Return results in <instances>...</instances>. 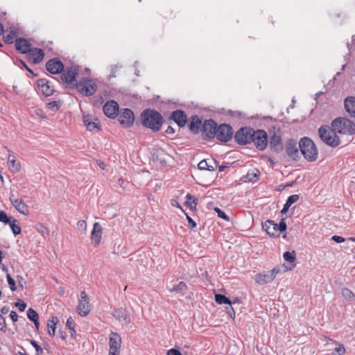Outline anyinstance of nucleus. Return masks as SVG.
I'll return each instance as SVG.
<instances>
[{"label":"nucleus","instance_id":"nucleus-30","mask_svg":"<svg viewBox=\"0 0 355 355\" xmlns=\"http://www.w3.org/2000/svg\"><path fill=\"white\" fill-rule=\"evenodd\" d=\"M186 284L183 282H171L167 284V288L170 292H182L185 288Z\"/></svg>","mask_w":355,"mask_h":355},{"label":"nucleus","instance_id":"nucleus-3","mask_svg":"<svg viewBox=\"0 0 355 355\" xmlns=\"http://www.w3.org/2000/svg\"><path fill=\"white\" fill-rule=\"evenodd\" d=\"M299 148L304 158L313 162L317 159L318 150L313 141L307 137L301 139L299 143Z\"/></svg>","mask_w":355,"mask_h":355},{"label":"nucleus","instance_id":"nucleus-54","mask_svg":"<svg viewBox=\"0 0 355 355\" xmlns=\"http://www.w3.org/2000/svg\"><path fill=\"white\" fill-rule=\"evenodd\" d=\"M6 322L3 317L0 313V330H3L6 328Z\"/></svg>","mask_w":355,"mask_h":355},{"label":"nucleus","instance_id":"nucleus-51","mask_svg":"<svg viewBox=\"0 0 355 355\" xmlns=\"http://www.w3.org/2000/svg\"><path fill=\"white\" fill-rule=\"evenodd\" d=\"M227 313H229V315H230V317L232 318H234V317H235V312H234L232 306H231V304L229 305L228 307H227Z\"/></svg>","mask_w":355,"mask_h":355},{"label":"nucleus","instance_id":"nucleus-56","mask_svg":"<svg viewBox=\"0 0 355 355\" xmlns=\"http://www.w3.org/2000/svg\"><path fill=\"white\" fill-rule=\"evenodd\" d=\"M171 205H172V206H173V207H178V208H180L182 211H183V209H182V207H181V205H180V203L178 202V200H175V199H172V200H171Z\"/></svg>","mask_w":355,"mask_h":355},{"label":"nucleus","instance_id":"nucleus-15","mask_svg":"<svg viewBox=\"0 0 355 355\" xmlns=\"http://www.w3.org/2000/svg\"><path fill=\"white\" fill-rule=\"evenodd\" d=\"M83 121L86 128L89 131H92L95 129L99 130L100 122L98 119L89 114H84Z\"/></svg>","mask_w":355,"mask_h":355},{"label":"nucleus","instance_id":"nucleus-41","mask_svg":"<svg viewBox=\"0 0 355 355\" xmlns=\"http://www.w3.org/2000/svg\"><path fill=\"white\" fill-rule=\"evenodd\" d=\"M299 200V196L297 194H294L290 196L286 200V207H291L293 204Z\"/></svg>","mask_w":355,"mask_h":355},{"label":"nucleus","instance_id":"nucleus-23","mask_svg":"<svg viewBox=\"0 0 355 355\" xmlns=\"http://www.w3.org/2000/svg\"><path fill=\"white\" fill-rule=\"evenodd\" d=\"M344 106L350 116L355 118V97L349 96L345 99Z\"/></svg>","mask_w":355,"mask_h":355},{"label":"nucleus","instance_id":"nucleus-36","mask_svg":"<svg viewBox=\"0 0 355 355\" xmlns=\"http://www.w3.org/2000/svg\"><path fill=\"white\" fill-rule=\"evenodd\" d=\"M8 165L12 172L17 173L20 170V164L16 161L15 157H13V160Z\"/></svg>","mask_w":355,"mask_h":355},{"label":"nucleus","instance_id":"nucleus-57","mask_svg":"<svg viewBox=\"0 0 355 355\" xmlns=\"http://www.w3.org/2000/svg\"><path fill=\"white\" fill-rule=\"evenodd\" d=\"M10 318L12 319V320L13 322H16L17 320L18 316H17V313L15 311H12L10 312Z\"/></svg>","mask_w":355,"mask_h":355},{"label":"nucleus","instance_id":"nucleus-22","mask_svg":"<svg viewBox=\"0 0 355 355\" xmlns=\"http://www.w3.org/2000/svg\"><path fill=\"white\" fill-rule=\"evenodd\" d=\"M112 315L116 320L124 324H128L130 322L127 311L122 308L115 309Z\"/></svg>","mask_w":355,"mask_h":355},{"label":"nucleus","instance_id":"nucleus-12","mask_svg":"<svg viewBox=\"0 0 355 355\" xmlns=\"http://www.w3.org/2000/svg\"><path fill=\"white\" fill-rule=\"evenodd\" d=\"M62 71L61 78L63 82L72 84L76 81L78 70L75 67H67L66 69H63Z\"/></svg>","mask_w":355,"mask_h":355},{"label":"nucleus","instance_id":"nucleus-31","mask_svg":"<svg viewBox=\"0 0 355 355\" xmlns=\"http://www.w3.org/2000/svg\"><path fill=\"white\" fill-rule=\"evenodd\" d=\"M58 322V318L57 317H52L51 319L49 320L47 322V328L49 334L54 336L56 328V324Z\"/></svg>","mask_w":355,"mask_h":355},{"label":"nucleus","instance_id":"nucleus-2","mask_svg":"<svg viewBox=\"0 0 355 355\" xmlns=\"http://www.w3.org/2000/svg\"><path fill=\"white\" fill-rule=\"evenodd\" d=\"M334 132L343 135H353L355 133V124L345 117H338L331 123Z\"/></svg>","mask_w":355,"mask_h":355},{"label":"nucleus","instance_id":"nucleus-19","mask_svg":"<svg viewBox=\"0 0 355 355\" xmlns=\"http://www.w3.org/2000/svg\"><path fill=\"white\" fill-rule=\"evenodd\" d=\"M46 69L51 73H59L64 69L63 64L57 60H51L46 64Z\"/></svg>","mask_w":355,"mask_h":355},{"label":"nucleus","instance_id":"nucleus-9","mask_svg":"<svg viewBox=\"0 0 355 355\" xmlns=\"http://www.w3.org/2000/svg\"><path fill=\"white\" fill-rule=\"evenodd\" d=\"M121 343V339L120 336L116 333L112 332L109 338V355H119Z\"/></svg>","mask_w":355,"mask_h":355},{"label":"nucleus","instance_id":"nucleus-58","mask_svg":"<svg viewBox=\"0 0 355 355\" xmlns=\"http://www.w3.org/2000/svg\"><path fill=\"white\" fill-rule=\"evenodd\" d=\"M9 307L7 306H4L1 309V314L6 315L9 312Z\"/></svg>","mask_w":355,"mask_h":355},{"label":"nucleus","instance_id":"nucleus-4","mask_svg":"<svg viewBox=\"0 0 355 355\" xmlns=\"http://www.w3.org/2000/svg\"><path fill=\"white\" fill-rule=\"evenodd\" d=\"M318 134L321 140L329 146L336 147L340 144L339 137L333 128L330 129L329 126L320 127L318 130Z\"/></svg>","mask_w":355,"mask_h":355},{"label":"nucleus","instance_id":"nucleus-34","mask_svg":"<svg viewBox=\"0 0 355 355\" xmlns=\"http://www.w3.org/2000/svg\"><path fill=\"white\" fill-rule=\"evenodd\" d=\"M215 300H216V302L219 304H227L228 305L231 304V301L227 297H226L225 296L220 295V294H216L215 295Z\"/></svg>","mask_w":355,"mask_h":355},{"label":"nucleus","instance_id":"nucleus-40","mask_svg":"<svg viewBox=\"0 0 355 355\" xmlns=\"http://www.w3.org/2000/svg\"><path fill=\"white\" fill-rule=\"evenodd\" d=\"M77 229L83 234L87 232V223L84 220H80L77 223Z\"/></svg>","mask_w":355,"mask_h":355},{"label":"nucleus","instance_id":"nucleus-45","mask_svg":"<svg viewBox=\"0 0 355 355\" xmlns=\"http://www.w3.org/2000/svg\"><path fill=\"white\" fill-rule=\"evenodd\" d=\"M214 210L218 214V217H220L227 221H229L228 216L223 211H221L218 207L214 208Z\"/></svg>","mask_w":355,"mask_h":355},{"label":"nucleus","instance_id":"nucleus-62","mask_svg":"<svg viewBox=\"0 0 355 355\" xmlns=\"http://www.w3.org/2000/svg\"><path fill=\"white\" fill-rule=\"evenodd\" d=\"M97 163L100 168L103 170L105 169V164L103 162L98 161Z\"/></svg>","mask_w":355,"mask_h":355},{"label":"nucleus","instance_id":"nucleus-14","mask_svg":"<svg viewBox=\"0 0 355 355\" xmlns=\"http://www.w3.org/2000/svg\"><path fill=\"white\" fill-rule=\"evenodd\" d=\"M10 200L13 207L21 214L28 215V209L26 204L21 199L15 198L12 194L10 196Z\"/></svg>","mask_w":355,"mask_h":355},{"label":"nucleus","instance_id":"nucleus-64","mask_svg":"<svg viewBox=\"0 0 355 355\" xmlns=\"http://www.w3.org/2000/svg\"><path fill=\"white\" fill-rule=\"evenodd\" d=\"M196 125V123H195L193 121H192L190 124V128L191 130H193L195 128V126Z\"/></svg>","mask_w":355,"mask_h":355},{"label":"nucleus","instance_id":"nucleus-48","mask_svg":"<svg viewBox=\"0 0 355 355\" xmlns=\"http://www.w3.org/2000/svg\"><path fill=\"white\" fill-rule=\"evenodd\" d=\"M278 232H284L286 230V224L284 220H282L279 224H277Z\"/></svg>","mask_w":355,"mask_h":355},{"label":"nucleus","instance_id":"nucleus-1","mask_svg":"<svg viewBox=\"0 0 355 355\" xmlns=\"http://www.w3.org/2000/svg\"><path fill=\"white\" fill-rule=\"evenodd\" d=\"M142 124L154 131L159 130L162 125L161 114L153 110H146L141 114Z\"/></svg>","mask_w":355,"mask_h":355},{"label":"nucleus","instance_id":"nucleus-33","mask_svg":"<svg viewBox=\"0 0 355 355\" xmlns=\"http://www.w3.org/2000/svg\"><path fill=\"white\" fill-rule=\"evenodd\" d=\"M186 203L191 209L196 208L197 205V199L190 194H187L186 196Z\"/></svg>","mask_w":355,"mask_h":355},{"label":"nucleus","instance_id":"nucleus-17","mask_svg":"<svg viewBox=\"0 0 355 355\" xmlns=\"http://www.w3.org/2000/svg\"><path fill=\"white\" fill-rule=\"evenodd\" d=\"M119 111L118 103L114 101L107 102L103 106V112L110 118H114Z\"/></svg>","mask_w":355,"mask_h":355},{"label":"nucleus","instance_id":"nucleus-38","mask_svg":"<svg viewBox=\"0 0 355 355\" xmlns=\"http://www.w3.org/2000/svg\"><path fill=\"white\" fill-rule=\"evenodd\" d=\"M283 257L286 261L293 263L295 261V251H293V253L285 252L283 254Z\"/></svg>","mask_w":355,"mask_h":355},{"label":"nucleus","instance_id":"nucleus-32","mask_svg":"<svg viewBox=\"0 0 355 355\" xmlns=\"http://www.w3.org/2000/svg\"><path fill=\"white\" fill-rule=\"evenodd\" d=\"M9 224L12 230V232L15 235H18L21 233V227L17 223V220L14 219L13 220H10V223Z\"/></svg>","mask_w":355,"mask_h":355},{"label":"nucleus","instance_id":"nucleus-59","mask_svg":"<svg viewBox=\"0 0 355 355\" xmlns=\"http://www.w3.org/2000/svg\"><path fill=\"white\" fill-rule=\"evenodd\" d=\"M269 272L272 273L274 279L276 275L279 272V270L277 268H273L272 270H270Z\"/></svg>","mask_w":355,"mask_h":355},{"label":"nucleus","instance_id":"nucleus-47","mask_svg":"<svg viewBox=\"0 0 355 355\" xmlns=\"http://www.w3.org/2000/svg\"><path fill=\"white\" fill-rule=\"evenodd\" d=\"M15 306L19 308L20 311H24L26 307V304L22 300H19L15 303Z\"/></svg>","mask_w":355,"mask_h":355},{"label":"nucleus","instance_id":"nucleus-21","mask_svg":"<svg viewBox=\"0 0 355 355\" xmlns=\"http://www.w3.org/2000/svg\"><path fill=\"white\" fill-rule=\"evenodd\" d=\"M298 147L297 143L293 141H290L286 144V153L288 155L293 159H297L300 153L298 151Z\"/></svg>","mask_w":355,"mask_h":355},{"label":"nucleus","instance_id":"nucleus-46","mask_svg":"<svg viewBox=\"0 0 355 355\" xmlns=\"http://www.w3.org/2000/svg\"><path fill=\"white\" fill-rule=\"evenodd\" d=\"M31 343L35 347L37 352V355H40L43 353L42 348L40 345H38L35 341L31 340Z\"/></svg>","mask_w":355,"mask_h":355},{"label":"nucleus","instance_id":"nucleus-18","mask_svg":"<svg viewBox=\"0 0 355 355\" xmlns=\"http://www.w3.org/2000/svg\"><path fill=\"white\" fill-rule=\"evenodd\" d=\"M39 92H41L46 96H49L53 94L54 89L51 87L49 81L46 79H40L37 81Z\"/></svg>","mask_w":355,"mask_h":355},{"label":"nucleus","instance_id":"nucleus-42","mask_svg":"<svg viewBox=\"0 0 355 355\" xmlns=\"http://www.w3.org/2000/svg\"><path fill=\"white\" fill-rule=\"evenodd\" d=\"M259 175V172L258 171H252V172H249L247 175V181L252 182Z\"/></svg>","mask_w":355,"mask_h":355},{"label":"nucleus","instance_id":"nucleus-39","mask_svg":"<svg viewBox=\"0 0 355 355\" xmlns=\"http://www.w3.org/2000/svg\"><path fill=\"white\" fill-rule=\"evenodd\" d=\"M342 295L345 299L349 300H352L355 297L354 293L347 288L342 290Z\"/></svg>","mask_w":355,"mask_h":355},{"label":"nucleus","instance_id":"nucleus-20","mask_svg":"<svg viewBox=\"0 0 355 355\" xmlns=\"http://www.w3.org/2000/svg\"><path fill=\"white\" fill-rule=\"evenodd\" d=\"M263 228L270 236L273 237L279 236L277 224L273 220H268L266 221L263 224Z\"/></svg>","mask_w":355,"mask_h":355},{"label":"nucleus","instance_id":"nucleus-10","mask_svg":"<svg viewBox=\"0 0 355 355\" xmlns=\"http://www.w3.org/2000/svg\"><path fill=\"white\" fill-rule=\"evenodd\" d=\"M253 130L243 128L240 129L235 135L236 141L240 144H245L252 141Z\"/></svg>","mask_w":355,"mask_h":355},{"label":"nucleus","instance_id":"nucleus-49","mask_svg":"<svg viewBox=\"0 0 355 355\" xmlns=\"http://www.w3.org/2000/svg\"><path fill=\"white\" fill-rule=\"evenodd\" d=\"M67 326L69 327V329L72 330L73 332H75L74 330V321L71 318H69L67 321Z\"/></svg>","mask_w":355,"mask_h":355},{"label":"nucleus","instance_id":"nucleus-6","mask_svg":"<svg viewBox=\"0 0 355 355\" xmlns=\"http://www.w3.org/2000/svg\"><path fill=\"white\" fill-rule=\"evenodd\" d=\"M252 141L257 148L264 150L268 146V137L266 132L262 130L254 131Z\"/></svg>","mask_w":355,"mask_h":355},{"label":"nucleus","instance_id":"nucleus-37","mask_svg":"<svg viewBox=\"0 0 355 355\" xmlns=\"http://www.w3.org/2000/svg\"><path fill=\"white\" fill-rule=\"evenodd\" d=\"M336 347H335L334 352L332 353V355H344L345 354V349L343 345L336 343Z\"/></svg>","mask_w":355,"mask_h":355},{"label":"nucleus","instance_id":"nucleus-27","mask_svg":"<svg viewBox=\"0 0 355 355\" xmlns=\"http://www.w3.org/2000/svg\"><path fill=\"white\" fill-rule=\"evenodd\" d=\"M15 46L16 49L22 53H26L31 50L30 44L24 38L17 40Z\"/></svg>","mask_w":355,"mask_h":355},{"label":"nucleus","instance_id":"nucleus-7","mask_svg":"<svg viewBox=\"0 0 355 355\" xmlns=\"http://www.w3.org/2000/svg\"><path fill=\"white\" fill-rule=\"evenodd\" d=\"M90 311V304L87 293L85 291L80 293V298L77 306V312L80 316H86Z\"/></svg>","mask_w":355,"mask_h":355},{"label":"nucleus","instance_id":"nucleus-60","mask_svg":"<svg viewBox=\"0 0 355 355\" xmlns=\"http://www.w3.org/2000/svg\"><path fill=\"white\" fill-rule=\"evenodd\" d=\"M57 106V103L55 101L51 102L48 104L49 108H53Z\"/></svg>","mask_w":355,"mask_h":355},{"label":"nucleus","instance_id":"nucleus-11","mask_svg":"<svg viewBox=\"0 0 355 355\" xmlns=\"http://www.w3.org/2000/svg\"><path fill=\"white\" fill-rule=\"evenodd\" d=\"M134 114L130 109L123 110L119 115V123L125 127H130L134 122Z\"/></svg>","mask_w":355,"mask_h":355},{"label":"nucleus","instance_id":"nucleus-63","mask_svg":"<svg viewBox=\"0 0 355 355\" xmlns=\"http://www.w3.org/2000/svg\"><path fill=\"white\" fill-rule=\"evenodd\" d=\"M289 207H286V204H285V205H284V207H283V209H282V211H281V213H282V214H285V213H286V211H288V208H289Z\"/></svg>","mask_w":355,"mask_h":355},{"label":"nucleus","instance_id":"nucleus-44","mask_svg":"<svg viewBox=\"0 0 355 355\" xmlns=\"http://www.w3.org/2000/svg\"><path fill=\"white\" fill-rule=\"evenodd\" d=\"M10 218H9L3 211L0 210V221L8 224L10 223Z\"/></svg>","mask_w":355,"mask_h":355},{"label":"nucleus","instance_id":"nucleus-29","mask_svg":"<svg viewBox=\"0 0 355 355\" xmlns=\"http://www.w3.org/2000/svg\"><path fill=\"white\" fill-rule=\"evenodd\" d=\"M216 162L213 160L204 159L199 162L198 166L200 170L213 171L216 167Z\"/></svg>","mask_w":355,"mask_h":355},{"label":"nucleus","instance_id":"nucleus-16","mask_svg":"<svg viewBox=\"0 0 355 355\" xmlns=\"http://www.w3.org/2000/svg\"><path fill=\"white\" fill-rule=\"evenodd\" d=\"M217 131L216 123L212 120H207L203 125V133L207 138H213Z\"/></svg>","mask_w":355,"mask_h":355},{"label":"nucleus","instance_id":"nucleus-43","mask_svg":"<svg viewBox=\"0 0 355 355\" xmlns=\"http://www.w3.org/2000/svg\"><path fill=\"white\" fill-rule=\"evenodd\" d=\"M6 277H7V280H8V283L10 286V288L11 289V291H15L17 290V287H16V284H15V281L14 280V279H12L11 277V276L10 275L9 273H8L6 275Z\"/></svg>","mask_w":355,"mask_h":355},{"label":"nucleus","instance_id":"nucleus-8","mask_svg":"<svg viewBox=\"0 0 355 355\" xmlns=\"http://www.w3.org/2000/svg\"><path fill=\"white\" fill-rule=\"evenodd\" d=\"M233 132L231 126L221 124L217 128L216 138L223 142H227L232 137Z\"/></svg>","mask_w":355,"mask_h":355},{"label":"nucleus","instance_id":"nucleus-35","mask_svg":"<svg viewBox=\"0 0 355 355\" xmlns=\"http://www.w3.org/2000/svg\"><path fill=\"white\" fill-rule=\"evenodd\" d=\"M27 316L31 321L39 320V315L33 309L30 308L27 311Z\"/></svg>","mask_w":355,"mask_h":355},{"label":"nucleus","instance_id":"nucleus-25","mask_svg":"<svg viewBox=\"0 0 355 355\" xmlns=\"http://www.w3.org/2000/svg\"><path fill=\"white\" fill-rule=\"evenodd\" d=\"M171 119L180 126L183 127L187 123V116L181 110H176L171 114Z\"/></svg>","mask_w":355,"mask_h":355},{"label":"nucleus","instance_id":"nucleus-24","mask_svg":"<svg viewBox=\"0 0 355 355\" xmlns=\"http://www.w3.org/2000/svg\"><path fill=\"white\" fill-rule=\"evenodd\" d=\"M255 281L260 285H264L273 281L272 273L266 271L261 274H258L255 277Z\"/></svg>","mask_w":355,"mask_h":355},{"label":"nucleus","instance_id":"nucleus-53","mask_svg":"<svg viewBox=\"0 0 355 355\" xmlns=\"http://www.w3.org/2000/svg\"><path fill=\"white\" fill-rule=\"evenodd\" d=\"M166 355H182L181 353L175 349H171L167 352Z\"/></svg>","mask_w":355,"mask_h":355},{"label":"nucleus","instance_id":"nucleus-5","mask_svg":"<svg viewBox=\"0 0 355 355\" xmlns=\"http://www.w3.org/2000/svg\"><path fill=\"white\" fill-rule=\"evenodd\" d=\"M78 91L85 96H92L96 91V84L92 80L84 79L76 84Z\"/></svg>","mask_w":355,"mask_h":355},{"label":"nucleus","instance_id":"nucleus-26","mask_svg":"<svg viewBox=\"0 0 355 355\" xmlns=\"http://www.w3.org/2000/svg\"><path fill=\"white\" fill-rule=\"evenodd\" d=\"M29 56L34 63H38L42 60L44 56V52L42 49L33 48L29 51Z\"/></svg>","mask_w":355,"mask_h":355},{"label":"nucleus","instance_id":"nucleus-13","mask_svg":"<svg viewBox=\"0 0 355 355\" xmlns=\"http://www.w3.org/2000/svg\"><path fill=\"white\" fill-rule=\"evenodd\" d=\"M103 229L99 223H94L91 234V241L94 246H98L101 241Z\"/></svg>","mask_w":355,"mask_h":355},{"label":"nucleus","instance_id":"nucleus-52","mask_svg":"<svg viewBox=\"0 0 355 355\" xmlns=\"http://www.w3.org/2000/svg\"><path fill=\"white\" fill-rule=\"evenodd\" d=\"M187 218L188 220V222H189V225L190 227L191 228H194L196 227V222L190 217L188 215H187Z\"/></svg>","mask_w":355,"mask_h":355},{"label":"nucleus","instance_id":"nucleus-50","mask_svg":"<svg viewBox=\"0 0 355 355\" xmlns=\"http://www.w3.org/2000/svg\"><path fill=\"white\" fill-rule=\"evenodd\" d=\"M332 240L334 241L336 243H343L345 241V239L342 236H337V235H334L332 236Z\"/></svg>","mask_w":355,"mask_h":355},{"label":"nucleus","instance_id":"nucleus-28","mask_svg":"<svg viewBox=\"0 0 355 355\" xmlns=\"http://www.w3.org/2000/svg\"><path fill=\"white\" fill-rule=\"evenodd\" d=\"M270 146L276 151H279L282 149V139L279 135L274 134L270 137Z\"/></svg>","mask_w":355,"mask_h":355},{"label":"nucleus","instance_id":"nucleus-55","mask_svg":"<svg viewBox=\"0 0 355 355\" xmlns=\"http://www.w3.org/2000/svg\"><path fill=\"white\" fill-rule=\"evenodd\" d=\"M4 40L7 43H12L14 40V36L11 34H8L4 36Z\"/></svg>","mask_w":355,"mask_h":355},{"label":"nucleus","instance_id":"nucleus-61","mask_svg":"<svg viewBox=\"0 0 355 355\" xmlns=\"http://www.w3.org/2000/svg\"><path fill=\"white\" fill-rule=\"evenodd\" d=\"M166 132L168 134H173V133H174V130L172 127L168 126V128L166 129Z\"/></svg>","mask_w":355,"mask_h":355}]
</instances>
